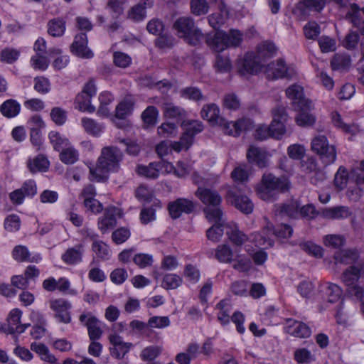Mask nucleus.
<instances>
[{
  "label": "nucleus",
  "instance_id": "1",
  "mask_svg": "<svg viewBox=\"0 0 364 364\" xmlns=\"http://www.w3.org/2000/svg\"><path fill=\"white\" fill-rule=\"evenodd\" d=\"M124 154L117 146H107L101 149L95 168H90V180L100 181L107 178L105 174L117 172Z\"/></svg>",
  "mask_w": 364,
  "mask_h": 364
},
{
  "label": "nucleus",
  "instance_id": "2",
  "mask_svg": "<svg viewBox=\"0 0 364 364\" xmlns=\"http://www.w3.org/2000/svg\"><path fill=\"white\" fill-rule=\"evenodd\" d=\"M291 188V181L287 176L277 177L272 173H264L257 186V193L262 200L271 201L277 198L278 193L289 192Z\"/></svg>",
  "mask_w": 364,
  "mask_h": 364
},
{
  "label": "nucleus",
  "instance_id": "3",
  "mask_svg": "<svg viewBox=\"0 0 364 364\" xmlns=\"http://www.w3.org/2000/svg\"><path fill=\"white\" fill-rule=\"evenodd\" d=\"M195 195L205 205L203 211L208 220H217L222 218L223 212L220 207L222 203V196L216 190L198 187Z\"/></svg>",
  "mask_w": 364,
  "mask_h": 364
},
{
  "label": "nucleus",
  "instance_id": "4",
  "mask_svg": "<svg viewBox=\"0 0 364 364\" xmlns=\"http://www.w3.org/2000/svg\"><path fill=\"white\" fill-rule=\"evenodd\" d=\"M311 149L318 156L325 166L331 165L336 160V148L335 145L329 144L327 137L324 135L319 134L314 136L311 142Z\"/></svg>",
  "mask_w": 364,
  "mask_h": 364
},
{
  "label": "nucleus",
  "instance_id": "5",
  "mask_svg": "<svg viewBox=\"0 0 364 364\" xmlns=\"http://www.w3.org/2000/svg\"><path fill=\"white\" fill-rule=\"evenodd\" d=\"M362 276H364V264L349 267L341 277L343 282L348 287V293L358 300H361L363 297V288L356 284Z\"/></svg>",
  "mask_w": 364,
  "mask_h": 364
},
{
  "label": "nucleus",
  "instance_id": "6",
  "mask_svg": "<svg viewBox=\"0 0 364 364\" xmlns=\"http://www.w3.org/2000/svg\"><path fill=\"white\" fill-rule=\"evenodd\" d=\"M79 321L87 328L91 341H97L102 337L103 331L101 322L92 312H83L80 315Z\"/></svg>",
  "mask_w": 364,
  "mask_h": 364
},
{
  "label": "nucleus",
  "instance_id": "7",
  "mask_svg": "<svg viewBox=\"0 0 364 364\" xmlns=\"http://www.w3.org/2000/svg\"><path fill=\"white\" fill-rule=\"evenodd\" d=\"M273 120L269 125L272 137L280 139L286 132L285 123L288 114L284 107L278 106L272 111Z\"/></svg>",
  "mask_w": 364,
  "mask_h": 364
},
{
  "label": "nucleus",
  "instance_id": "8",
  "mask_svg": "<svg viewBox=\"0 0 364 364\" xmlns=\"http://www.w3.org/2000/svg\"><path fill=\"white\" fill-rule=\"evenodd\" d=\"M173 27L178 35L191 45H197L202 38L201 31L194 24H173Z\"/></svg>",
  "mask_w": 364,
  "mask_h": 364
},
{
  "label": "nucleus",
  "instance_id": "9",
  "mask_svg": "<svg viewBox=\"0 0 364 364\" xmlns=\"http://www.w3.org/2000/svg\"><path fill=\"white\" fill-rule=\"evenodd\" d=\"M226 198L228 200L230 201L236 208L245 214L252 213L253 210V203L250 198L246 196L239 195L235 188L228 190Z\"/></svg>",
  "mask_w": 364,
  "mask_h": 364
},
{
  "label": "nucleus",
  "instance_id": "10",
  "mask_svg": "<svg viewBox=\"0 0 364 364\" xmlns=\"http://www.w3.org/2000/svg\"><path fill=\"white\" fill-rule=\"evenodd\" d=\"M224 124L218 126L222 128L223 132L230 136H239L243 131H247L253 127V122L250 119H241L235 122H228L223 118Z\"/></svg>",
  "mask_w": 364,
  "mask_h": 364
},
{
  "label": "nucleus",
  "instance_id": "11",
  "mask_svg": "<svg viewBox=\"0 0 364 364\" xmlns=\"http://www.w3.org/2000/svg\"><path fill=\"white\" fill-rule=\"evenodd\" d=\"M50 307L55 311V317L64 323H69L71 321L70 309L71 304L63 299H56L50 301Z\"/></svg>",
  "mask_w": 364,
  "mask_h": 364
},
{
  "label": "nucleus",
  "instance_id": "12",
  "mask_svg": "<svg viewBox=\"0 0 364 364\" xmlns=\"http://www.w3.org/2000/svg\"><path fill=\"white\" fill-rule=\"evenodd\" d=\"M168 209L170 215L173 219L178 218L182 213L189 214L195 209V205L191 200L178 198L168 204Z\"/></svg>",
  "mask_w": 364,
  "mask_h": 364
},
{
  "label": "nucleus",
  "instance_id": "13",
  "mask_svg": "<svg viewBox=\"0 0 364 364\" xmlns=\"http://www.w3.org/2000/svg\"><path fill=\"white\" fill-rule=\"evenodd\" d=\"M267 77L270 80L290 78L292 73L289 72L283 60H278L267 65L265 69Z\"/></svg>",
  "mask_w": 364,
  "mask_h": 364
},
{
  "label": "nucleus",
  "instance_id": "14",
  "mask_svg": "<svg viewBox=\"0 0 364 364\" xmlns=\"http://www.w3.org/2000/svg\"><path fill=\"white\" fill-rule=\"evenodd\" d=\"M227 33L215 29L206 35L207 44L215 52L220 53L228 48Z\"/></svg>",
  "mask_w": 364,
  "mask_h": 364
},
{
  "label": "nucleus",
  "instance_id": "15",
  "mask_svg": "<svg viewBox=\"0 0 364 364\" xmlns=\"http://www.w3.org/2000/svg\"><path fill=\"white\" fill-rule=\"evenodd\" d=\"M109 341L112 345L109 349L110 353L117 359L123 358L132 346L131 343L124 342L122 338L116 333L110 334Z\"/></svg>",
  "mask_w": 364,
  "mask_h": 364
},
{
  "label": "nucleus",
  "instance_id": "16",
  "mask_svg": "<svg viewBox=\"0 0 364 364\" xmlns=\"http://www.w3.org/2000/svg\"><path fill=\"white\" fill-rule=\"evenodd\" d=\"M262 60L257 57V53H247L241 63L240 72L242 75L256 74L261 68Z\"/></svg>",
  "mask_w": 364,
  "mask_h": 364
},
{
  "label": "nucleus",
  "instance_id": "17",
  "mask_svg": "<svg viewBox=\"0 0 364 364\" xmlns=\"http://www.w3.org/2000/svg\"><path fill=\"white\" fill-rule=\"evenodd\" d=\"M286 95L293 101L295 108L301 106L311 107V101L304 97L303 87L299 85L294 84L288 87L286 90Z\"/></svg>",
  "mask_w": 364,
  "mask_h": 364
},
{
  "label": "nucleus",
  "instance_id": "18",
  "mask_svg": "<svg viewBox=\"0 0 364 364\" xmlns=\"http://www.w3.org/2000/svg\"><path fill=\"white\" fill-rule=\"evenodd\" d=\"M270 154L263 149L250 146L247 150V157L249 161L255 163L259 168L268 166Z\"/></svg>",
  "mask_w": 364,
  "mask_h": 364
},
{
  "label": "nucleus",
  "instance_id": "19",
  "mask_svg": "<svg viewBox=\"0 0 364 364\" xmlns=\"http://www.w3.org/2000/svg\"><path fill=\"white\" fill-rule=\"evenodd\" d=\"M87 39L85 33L77 34L72 44L73 52L77 56L83 58H91L93 57V53L87 46Z\"/></svg>",
  "mask_w": 364,
  "mask_h": 364
},
{
  "label": "nucleus",
  "instance_id": "20",
  "mask_svg": "<svg viewBox=\"0 0 364 364\" xmlns=\"http://www.w3.org/2000/svg\"><path fill=\"white\" fill-rule=\"evenodd\" d=\"M325 0H301L295 6L294 13L305 16L309 11H321L325 6Z\"/></svg>",
  "mask_w": 364,
  "mask_h": 364
},
{
  "label": "nucleus",
  "instance_id": "21",
  "mask_svg": "<svg viewBox=\"0 0 364 364\" xmlns=\"http://www.w3.org/2000/svg\"><path fill=\"white\" fill-rule=\"evenodd\" d=\"M200 114L203 119L208 121L212 125L225 124L223 118L220 114V109L215 104L204 105Z\"/></svg>",
  "mask_w": 364,
  "mask_h": 364
},
{
  "label": "nucleus",
  "instance_id": "22",
  "mask_svg": "<svg viewBox=\"0 0 364 364\" xmlns=\"http://www.w3.org/2000/svg\"><path fill=\"white\" fill-rule=\"evenodd\" d=\"M117 208L109 207L105 209L102 217L98 220V228L102 233H105L108 230L115 227L117 220L115 215L117 213Z\"/></svg>",
  "mask_w": 364,
  "mask_h": 364
},
{
  "label": "nucleus",
  "instance_id": "23",
  "mask_svg": "<svg viewBox=\"0 0 364 364\" xmlns=\"http://www.w3.org/2000/svg\"><path fill=\"white\" fill-rule=\"evenodd\" d=\"M300 203L296 200H290L286 203L278 205L275 210L276 215H287L291 218H297L299 217Z\"/></svg>",
  "mask_w": 364,
  "mask_h": 364
},
{
  "label": "nucleus",
  "instance_id": "24",
  "mask_svg": "<svg viewBox=\"0 0 364 364\" xmlns=\"http://www.w3.org/2000/svg\"><path fill=\"white\" fill-rule=\"evenodd\" d=\"M286 332L299 338H308L311 334L310 328L305 323L289 319L285 327Z\"/></svg>",
  "mask_w": 364,
  "mask_h": 364
},
{
  "label": "nucleus",
  "instance_id": "25",
  "mask_svg": "<svg viewBox=\"0 0 364 364\" xmlns=\"http://www.w3.org/2000/svg\"><path fill=\"white\" fill-rule=\"evenodd\" d=\"M161 109L165 117L173 119L177 122H183L187 116L186 111L181 107L172 102H164L161 105Z\"/></svg>",
  "mask_w": 364,
  "mask_h": 364
},
{
  "label": "nucleus",
  "instance_id": "26",
  "mask_svg": "<svg viewBox=\"0 0 364 364\" xmlns=\"http://www.w3.org/2000/svg\"><path fill=\"white\" fill-rule=\"evenodd\" d=\"M22 312L17 309H13L7 318L8 322V332L11 334L18 333H22L25 331L27 327L29 326L28 324H23L21 323V317Z\"/></svg>",
  "mask_w": 364,
  "mask_h": 364
},
{
  "label": "nucleus",
  "instance_id": "27",
  "mask_svg": "<svg viewBox=\"0 0 364 364\" xmlns=\"http://www.w3.org/2000/svg\"><path fill=\"white\" fill-rule=\"evenodd\" d=\"M299 112L295 118L297 125L303 127H311L316 122V117L310 112L314 109V105L311 102V107L301 106L297 107Z\"/></svg>",
  "mask_w": 364,
  "mask_h": 364
},
{
  "label": "nucleus",
  "instance_id": "28",
  "mask_svg": "<svg viewBox=\"0 0 364 364\" xmlns=\"http://www.w3.org/2000/svg\"><path fill=\"white\" fill-rule=\"evenodd\" d=\"M83 252V245L78 244L73 247L68 248L62 255V259L68 264H76L82 261Z\"/></svg>",
  "mask_w": 364,
  "mask_h": 364
},
{
  "label": "nucleus",
  "instance_id": "29",
  "mask_svg": "<svg viewBox=\"0 0 364 364\" xmlns=\"http://www.w3.org/2000/svg\"><path fill=\"white\" fill-rule=\"evenodd\" d=\"M181 127L184 129L183 134L185 136H188L192 144L194 136L200 133L204 128L203 123L198 120L183 121L181 122Z\"/></svg>",
  "mask_w": 364,
  "mask_h": 364
},
{
  "label": "nucleus",
  "instance_id": "30",
  "mask_svg": "<svg viewBox=\"0 0 364 364\" xmlns=\"http://www.w3.org/2000/svg\"><path fill=\"white\" fill-rule=\"evenodd\" d=\"M227 228L226 234L234 245L241 246L248 240V237L240 230L236 224H228Z\"/></svg>",
  "mask_w": 364,
  "mask_h": 364
},
{
  "label": "nucleus",
  "instance_id": "31",
  "mask_svg": "<svg viewBox=\"0 0 364 364\" xmlns=\"http://www.w3.org/2000/svg\"><path fill=\"white\" fill-rule=\"evenodd\" d=\"M81 124L85 132L93 136H100L105 129L102 124L88 117L82 118Z\"/></svg>",
  "mask_w": 364,
  "mask_h": 364
},
{
  "label": "nucleus",
  "instance_id": "32",
  "mask_svg": "<svg viewBox=\"0 0 364 364\" xmlns=\"http://www.w3.org/2000/svg\"><path fill=\"white\" fill-rule=\"evenodd\" d=\"M49 165V161L42 154L38 155L33 159H29L27 162V166L32 173L45 172L48 169Z\"/></svg>",
  "mask_w": 364,
  "mask_h": 364
},
{
  "label": "nucleus",
  "instance_id": "33",
  "mask_svg": "<svg viewBox=\"0 0 364 364\" xmlns=\"http://www.w3.org/2000/svg\"><path fill=\"white\" fill-rule=\"evenodd\" d=\"M134 103L135 100L132 96H126L116 107V117L119 119H124L133 110Z\"/></svg>",
  "mask_w": 364,
  "mask_h": 364
},
{
  "label": "nucleus",
  "instance_id": "34",
  "mask_svg": "<svg viewBox=\"0 0 364 364\" xmlns=\"http://www.w3.org/2000/svg\"><path fill=\"white\" fill-rule=\"evenodd\" d=\"M350 65L351 59L347 53H336L331 60V66L333 70H347Z\"/></svg>",
  "mask_w": 364,
  "mask_h": 364
},
{
  "label": "nucleus",
  "instance_id": "35",
  "mask_svg": "<svg viewBox=\"0 0 364 364\" xmlns=\"http://www.w3.org/2000/svg\"><path fill=\"white\" fill-rule=\"evenodd\" d=\"M351 214L346 206H336L323 210V215L326 218L338 220L349 217Z\"/></svg>",
  "mask_w": 364,
  "mask_h": 364
},
{
  "label": "nucleus",
  "instance_id": "36",
  "mask_svg": "<svg viewBox=\"0 0 364 364\" xmlns=\"http://www.w3.org/2000/svg\"><path fill=\"white\" fill-rule=\"evenodd\" d=\"M31 349L33 351L38 353L39 355V356L41 357V359L42 360H43L44 362H46V363H48L50 364H54L57 361V359L54 356V355H53L50 352L48 347L43 343H36V342L32 343L31 345Z\"/></svg>",
  "mask_w": 364,
  "mask_h": 364
},
{
  "label": "nucleus",
  "instance_id": "37",
  "mask_svg": "<svg viewBox=\"0 0 364 364\" xmlns=\"http://www.w3.org/2000/svg\"><path fill=\"white\" fill-rule=\"evenodd\" d=\"M14 258L19 262H37L41 259L39 255L31 257L28 248L23 245L16 246L13 250Z\"/></svg>",
  "mask_w": 364,
  "mask_h": 364
},
{
  "label": "nucleus",
  "instance_id": "38",
  "mask_svg": "<svg viewBox=\"0 0 364 364\" xmlns=\"http://www.w3.org/2000/svg\"><path fill=\"white\" fill-rule=\"evenodd\" d=\"M20 109V104L12 99L6 100L0 107L1 113L7 118L15 117L19 114Z\"/></svg>",
  "mask_w": 364,
  "mask_h": 364
},
{
  "label": "nucleus",
  "instance_id": "39",
  "mask_svg": "<svg viewBox=\"0 0 364 364\" xmlns=\"http://www.w3.org/2000/svg\"><path fill=\"white\" fill-rule=\"evenodd\" d=\"M322 291L327 301L330 303L338 301L342 295L341 289L338 285L332 283L326 284Z\"/></svg>",
  "mask_w": 364,
  "mask_h": 364
},
{
  "label": "nucleus",
  "instance_id": "40",
  "mask_svg": "<svg viewBox=\"0 0 364 364\" xmlns=\"http://www.w3.org/2000/svg\"><path fill=\"white\" fill-rule=\"evenodd\" d=\"M159 111L156 107L154 106H149L146 109L141 113V119L144 123V128H149L151 127H154L158 119Z\"/></svg>",
  "mask_w": 364,
  "mask_h": 364
},
{
  "label": "nucleus",
  "instance_id": "41",
  "mask_svg": "<svg viewBox=\"0 0 364 364\" xmlns=\"http://www.w3.org/2000/svg\"><path fill=\"white\" fill-rule=\"evenodd\" d=\"M128 19L143 21L146 17V3H139L130 8L127 13Z\"/></svg>",
  "mask_w": 364,
  "mask_h": 364
},
{
  "label": "nucleus",
  "instance_id": "42",
  "mask_svg": "<svg viewBox=\"0 0 364 364\" xmlns=\"http://www.w3.org/2000/svg\"><path fill=\"white\" fill-rule=\"evenodd\" d=\"M91 98L85 93H79L75 97V107L81 112H94L95 107L91 105Z\"/></svg>",
  "mask_w": 364,
  "mask_h": 364
},
{
  "label": "nucleus",
  "instance_id": "43",
  "mask_svg": "<svg viewBox=\"0 0 364 364\" xmlns=\"http://www.w3.org/2000/svg\"><path fill=\"white\" fill-rule=\"evenodd\" d=\"M219 310L218 314V319L223 325L228 324L230 322L229 314L232 310V307L228 299L221 300L216 306Z\"/></svg>",
  "mask_w": 364,
  "mask_h": 364
},
{
  "label": "nucleus",
  "instance_id": "44",
  "mask_svg": "<svg viewBox=\"0 0 364 364\" xmlns=\"http://www.w3.org/2000/svg\"><path fill=\"white\" fill-rule=\"evenodd\" d=\"M137 173L149 178L155 179L159 177L160 173V164L156 162L150 163L148 166H139Z\"/></svg>",
  "mask_w": 364,
  "mask_h": 364
},
{
  "label": "nucleus",
  "instance_id": "45",
  "mask_svg": "<svg viewBox=\"0 0 364 364\" xmlns=\"http://www.w3.org/2000/svg\"><path fill=\"white\" fill-rule=\"evenodd\" d=\"M364 16V7L360 9L359 6L355 3L350 4L348 11L346 14V20L350 21L351 23H358L364 21L363 17Z\"/></svg>",
  "mask_w": 364,
  "mask_h": 364
},
{
  "label": "nucleus",
  "instance_id": "46",
  "mask_svg": "<svg viewBox=\"0 0 364 364\" xmlns=\"http://www.w3.org/2000/svg\"><path fill=\"white\" fill-rule=\"evenodd\" d=\"M21 51L11 47H6L0 52V60L7 64H13L18 59Z\"/></svg>",
  "mask_w": 364,
  "mask_h": 364
},
{
  "label": "nucleus",
  "instance_id": "47",
  "mask_svg": "<svg viewBox=\"0 0 364 364\" xmlns=\"http://www.w3.org/2000/svg\"><path fill=\"white\" fill-rule=\"evenodd\" d=\"M276 53L275 46L269 41H264L257 46V57L262 60L272 56Z\"/></svg>",
  "mask_w": 364,
  "mask_h": 364
},
{
  "label": "nucleus",
  "instance_id": "48",
  "mask_svg": "<svg viewBox=\"0 0 364 364\" xmlns=\"http://www.w3.org/2000/svg\"><path fill=\"white\" fill-rule=\"evenodd\" d=\"M180 95L183 98L196 102L205 99L200 90L196 87H186L181 89L180 90Z\"/></svg>",
  "mask_w": 364,
  "mask_h": 364
},
{
  "label": "nucleus",
  "instance_id": "49",
  "mask_svg": "<svg viewBox=\"0 0 364 364\" xmlns=\"http://www.w3.org/2000/svg\"><path fill=\"white\" fill-rule=\"evenodd\" d=\"M92 248L97 257L102 260L109 259L111 257V251L108 245L102 241H94Z\"/></svg>",
  "mask_w": 364,
  "mask_h": 364
},
{
  "label": "nucleus",
  "instance_id": "50",
  "mask_svg": "<svg viewBox=\"0 0 364 364\" xmlns=\"http://www.w3.org/2000/svg\"><path fill=\"white\" fill-rule=\"evenodd\" d=\"M357 258V254L349 250L337 251L334 255L336 264H350Z\"/></svg>",
  "mask_w": 364,
  "mask_h": 364
},
{
  "label": "nucleus",
  "instance_id": "51",
  "mask_svg": "<svg viewBox=\"0 0 364 364\" xmlns=\"http://www.w3.org/2000/svg\"><path fill=\"white\" fill-rule=\"evenodd\" d=\"M221 218L220 220H211L210 221H215V224H214L212 227H210L206 232V235L208 240H212L213 242H218L220 240L221 237L224 233V230L222 228L223 224L221 222Z\"/></svg>",
  "mask_w": 364,
  "mask_h": 364
},
{
  "label": "nucleus",
  "instance_id": "52",
  "mask_svg": "<svg viewBox=\"0 0 364 364\" xmlns=\"http://www.w3.org/2000/svg\"><path fill=\"white\" fill-rule=\"evenodd\" d=\"M78 152L73 146H68L62 150L60 154V161L66 164H73L78 160Z\"/></svg>",
  "mask_w": 364,
  "mask_h": 364
},
{
  "label": "nucleus",
  "instance_id": "53",
  "mask_svg": "<svg viewBox=\"0 0 364 364\" xmlns=\"http://www.w3.org/2000/svg\"><path fill=\"white\" fill-rule=\"evenodd\" d=\"M233 252L227 245H219L215 251V257L221 262L230 263L232 261Z\"/></svg>",
  "mask_w": 364,
  "mask_h": 364
},
{
  "label": "nucleus",
  "instance_id": "54",
  "mask_svg": "<svg viewBox=\"0 0 364 364\" xmlns=\"http://www.w3.org/2000/svg\"><path fill=\"white\" fill-rule=\"evenodd\" d=\"M162 352V348L159 346H150L144 348L141 353L140 358L143 361H152L156 359Z\"/></svg>",
  "mask_w": 364,
  "mask_h": 364
},
{
  "label": "nucleus",
  "instance_id": "55",
  "mask_svg": "<svg viewBox=\"0 0 364 364\" xmlns=\"http://www.w3.org/2000/svg\"><path fill=\"white\" fill-rule=\"evenodd\" d=\"M50 142L56 151L69 145V140L57 132L52 131L48 135Z\"/></svg>",
  "mask_w": 364,
  "mask_h": 364
},
{
  "label": "nucleus",
  "instance_id": "56",
  "mask_svg": "<svg viewBox=\"0 0 364 364\" xmlns=\"http://www.w3.org/2000/svg\"><path fill=\"white\" fill-rule=\"evenodd\" d=\"M182 278L176 274H166L164 275L161 286L166 289H175L182 284Z\"/></svg>",
  "mask_w": 364,
  "mask_h": 364
},
{
  "label": "nucleus",
  "instance_id": "57",
  "mask_svg": "<svg viewBox=\"0 0 364 364\" xmlns=\"http://www.w3.org/2000/svg\"><path fill=\"white\" fill-rule=\"evenodd\" d=\"M177 132V125L172 122H164L157 129L158 134L164 138L174 136Z\"/></svg>",
  "mask_w": 364,
  "mask_h": 364
},
{
  "label": "nucleus",
  "instance_id": "58",
  "mask_svg": "<svg viewBox=\"0 0 364 364\" xmlns=\"http://www.w3.org/2000/svg\"><path fill=\"white\" fill-rule=\"evenodd\" d=\"M294 360L300 363H309L315 360L314 355L305 348H298L294 353Z\"/></svg>",
  "mask_w": 364,
  "mask_h": 364
},
{
  "label": "nucleus",
  "instance_id": "59",
  "mask_svg": "<svg viewBox=\"0 0 364 364\" xmlns=\"http://www.w3.org/2000/svg\"><path fill=\"white\" fill-rule=\"evenodd\" d=\"M299 246L302 250L310 255L316 257H322L323 256V249L321 247L311 241L302 242L299 243Z\"/></svg>",
  "mask_w": 364,
  "mask_h": 364
},
{
  "label": "nucleus",
  "instance_id": "60",
  "mask_svg": "<svg viewBox=\"0 0 364 364\" xmlns=\"http://www.w3.org/2000/svg\"><path fill=\"white\" fill-rule=\"evenodd\" d=\"M191 9L194 15H205L209 10V4L206 0H191Z\"/></svg>",
  "mask_w": 364,
  "mask_h": 364
},
{
  "label": "nucleus",
  "instance_id": "61",
  "mask_svg": "<svg viewBox=\"0 0 364 364\" xmlns=\"http://www.w3.org/2000/svg\"><path fill=\"white\" fill-rule=\"evenodd\" d=\"M171 321L168 316H154L148 320V326L151 328H164L170 326Z\"/></svg>",
  "mask_w": 364,
  "mask_h": 364
},
{
  "label": "nucleus",
  "instance_id": "62",
  "mask_svg": "<svg viewBox=\"0 0 364 364\" xmlns=\"http://www.w3.org/2000/svg\"><path fill=\"white\" fill-rule=\"evenodd\" d=\"M318 43L322 53L333 52L336 49V41L328 36H321L318 38Z\"/></svg>",
  "mask_w": 364,
  "mask_h": 364
},
{
  "label": "nucleus",
  "instance_id": "63",
  "mask_svg": "<svg viewBox=\"0 0 364 364\" xmlns=\"http://www.w3.org/2000/svg\"><path fill=\"white\" fill-rule=\"evenodd\" d=\"M227 44H228V47H238L240 46L241 43L242 42V40H243V35L242 33L238 31V30H235V29H231L230 31H229V33L228 34L227 33Z\"/></svg>",
  "mask_w": 364,
  "mask_h": 364
},
{
  "label": "nucleus",
  "instance_id": "64",
  "mask_svg": "<svg viewBox=\"0 0 364 364\" xmlns=\"http://www.w3.org/2000/svg\"><path fill=\"white\" fill-rule=\"evenodd\" d=\"M348 182V172L343 166H340L334 178V184L339 190H343Z\"/></svg>",
  "mask_w": 364,
  "mask_h": 364
}]
</instances>
